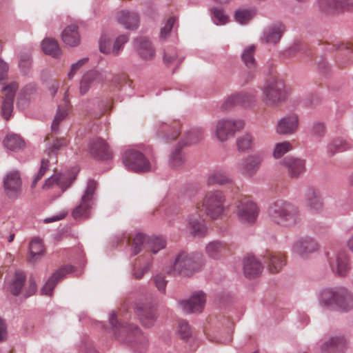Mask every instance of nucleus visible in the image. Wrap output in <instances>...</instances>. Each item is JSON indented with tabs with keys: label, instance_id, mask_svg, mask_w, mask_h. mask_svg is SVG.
I'll use <instances>...</instances> for the list:
<instances>
[{
	"label": "nucleus",
	"instance_id": "obj_60",
	"mask_svg": "<svg viewBox=\"0 0 353 353\" xmlns=\"http://www.w3.org/2000/svg\"><path fill=\"white\" fill-rule=\"evenodd\" d=\"M212 19L214 23L218 24H225L228 21V17L224 14L222 10L218 8H212Z\"/></svg>",
	"mask_w": 353,
	"mask_h": 353
},
{
	"label": "nucleus",
	"instance_id": "obj_3",
	"mask_svg": "<svg viewBox=\"0 0 353 353\" xmlns=\"http://www.w3.org/2000/svg\"><path fill=\"white\" fill-rule=\"evenodd\" d=\"M268 216L274 223L283 226H291L299 220V211L292 203L277 200L268 208Z\"/></svg>",
	"mask_w": 353,
	"mask_h": 353
},
{
	"label": "nucleus",
	"instance_id": "obj_56",
	"mask_svg": "<svg viewBox=\"0 0 353 353\" xmlns=\"http://www.w3.org/2000/svg\"><path fill=\"white\" fill-rule=\"evenodd\" d=\"M163 61L166 65L177 62L180 64L183 61V59H179L177 53L174 49H167L164 51Z\"/></svg>",
	"mask_w": 353,
	"mask_h": 353
},
{
	"label": "nucleus",
	"instance_id": "obj_7",
	"mask_svg": "<svg viewBox=\"0 0 353 353\" xmlns=\"http://www.w3.org/2000/svg\"><path fill=\"white\" fill-rule=\"evenodd\" d=\"M97 187V183L89 179L86 188L81 198L80 203L72 211V216L74 219H87L90 216L91 210L94 204V194Z\"/></svg>",
	"mask_w": 353,
	"mask_h": 353
},
{
	"label": "nucleus",
	"instance_id": "obj_55",
	"mask_svg": "<svg viewBox=\"0 0 353 353\" xmlns=\"http://www.w3.org/2000/svg\"><path fill=\"white\" fill-rule=\"evenodd\" d=\"M178 333L182 339L186 340L192 335V331L190 325L185 320L179 321Z\"/></svg>",
	"mask_w": 353,
	"mask_h": 353
},
{
	"label": "nucleus",
	"instance_id": "obj_1",
	"mask_svg": "<svg viewBox=\"0 0 353 353\" xmlns=\"http://www.w3.org/2000/svg\"><path fill=\"white\" fill-rule=\"evenodd\" d=\"M109 321L114 335L120 343L130 345L141 353L146 350L148 339L137 325L119 322L114 312L111 314Z\"/></svg>",
	"mask_w": 353,
	"mask_h": 353
},
{
	"label": "nucleus",
	"instance_id": "obj_53",
	"mask_svg": "<svg viewBox=\"0 0 353 353\" xmlns=\"http://www.w3.org/2000/svg\"><path fill=\"white\" fill-rule=\"evenodd\" d=\"M67 114V110L64 107L59 105L51 125L53 132L58 131L60 122L65 118Z\"/></svg>",
	"mask_w": 353,
	"mask_h": 353
},
{
	"label": "nucleus",
	"instance_id": "obj_51",
	"mask_svg": "<svg viewBox=\"0 0 353 353\" xmlns=\"http://www.w3.org/2000/svg\"><path fill=\"white\" fill-rule=\"evenodd\" d=\"M32 66V57L31 54L28 52L21 54L19 60V67L21 72L27 74L29 73Z\"/></svg>",
	"mask_w": 353,
	"mask_h": 353
},
{
	"label": "nucleus",
	"instance_id": "obj_15",
	"mask_svg": "<svg viewBox=\"0 0 353 353\" xmlns=\"http://www.w3.org/2000/svg\"><path fill=\"white\" fill-rule=\"evenodd\" d=\"M134 311L144 327H150L154 325L157 319V313L150 303H136Z\"/></svg>",
	"mask_w": 353,
	"mask_h": 353
},
{
	"label": "nucleus",
	"instance_id": "obj_17",
	"mask_svg": "<svg viewBox=\"0 0 353 353\" xmlns=\"http://www.w3.org/2000/svg\"><path fill=\"white\" fill-rule=\"evenodd\" d=\"M256 101V95L250 92H239L228 97L223 103L221 108L229 110L235 105L249 107Z\"/></svg>",
	"mask_w": 353,
	"mask_h": 353
},
{
	"label": "nucleus",
	"instance_id": "obj_13",
	"mask_svg": "<svg viewBox=\"0 0 353 353\" xmlns=\"http://www.w3.org/2000/svg\"><path fill=\"white\" fill-rule=\"evenodd\" d=\"M263 160V154L258 152L247 156L237 163L238 170L244 176H253L258 172Z\"/></svg>",
	"mask_w": 353,
	"mask_h": 353
},
{
	"label": "nucleus",
	"instance_id": "obj_37",
	"mask_svg": "<svg viewBox=\"0 0 353 353\" xmlns=\"http://www.w3.org/2000/svg\"><path fill=\"white\" fill-rule=\"evenodd\" d=\"M67 145V141L64 138H56L52 141L47 143L44 150L45 154L52 158H57L59 150Z\"/></svg>",
	"mask_w": 353,
	"mask_h": 353
},
{
	"label": "nucleus",
	"instance_id": "obj_9",
	"mask_svg": "<svg viewBox=\"0 0 353 353\" xmlns=\"http://www.w3.org/2000/svg\"><path fill=\"white\" fill-rule=\"evenodd\" d=\"M327 261L332 272L340 277H345L351 270L350 256L344 250L327 253Z\"/></svg>",
	"mask_w": 353,
	"mask_h": 353
},
{
	"label": "nucleus",
	"instance_id": "obj_39",
	"mask_svg": "<svg viewBox=\"0 0 353 353\" xmlns=\"http://www.w3.org/2000/svg\"><path fill=\"white\" fill-rule=\"evenodd\" d=\"M43 52L54 58H58L61 54V49L57 41L52 38H46L41 43Z\"/></svg>",
	"mask_w": 353,
	"mask_h": 353
},
{
	"label": "nucleus",
	"instance_id": "obj_38",
	"mask_svg": "<svg viewBox=\"0 0 353 353\" xmlns=\"http://www.w3.org/2000/svg\"><path fill=\"white\" fill-rule=\"evenodd\" d=\"M232 181L228 174L222 170H214L211 172L208 178V184L213 185H225Z\"/></svg>",
	"mask_w": 353,
	"mask_h": 353
},
{
	"label": "nucleus",
	"instance_id": "obj_14",
	"mask_svg": "<svg viewBox=\"0 0 353 353\" xmlns=\"http://www.w3.org/2000/svg\"><path fill=\"white\" fill-rule=\"evenodd\" d=\"M22 181L18 171H11L3 179V189L10 199H17L21 193Z\"/></svg>",
	"mask_w": 353,
	"mask_h": 353
},
{
	"label": "nucleus",
	"instance_id": "obj_50",
	"mask_svg": "<svg viewBox=\"0 0 353 353\" xmlns=\"http://www.w3.org/2000/svg\"><path fill=\"white\" fill-rule=\"evenodd\" d=\"M56 175L57 179V185L63 192L69 188L75 180V176H72L69 173H58L56 174Z\"/></svg>",
	"mask_w": 353,
	"mask_h": 353
},
{
	"label": "nucleus",
	"instance_id": "obj_61",
	"mask_svg": "<svg viewBox=\"0 0 353 353\" xmlns=\"http://www.w3.org/2000/svg\"><path fill=\"white\" fill-rule=\"evenodd\" d=\"M175 21L176 19L174 17H170L168 19L164 27L161 29L160 38L161 39H165L168 37L170 31L172 30L174 26Z\"/></svg>",
	"mask_w": 353,
	"mask_h": 353
},
{
	"label": "nucleus",
	"instance_id": "obj_47",
	"mask_svg": "<svg viewBox=\"0 0 353 353\" xmlns=\"http://www.w3.org/2000/svg\"><path fill=\"white\" fill-rule=\"evenodd\" d=\"M165 246L166 241L162 236H148V252L155 254Z\"/></svg>",
	"mask_w": 353,
	"mask_h": 353
},
{
	"label": "nucleus",
	"instance_id": "obj_19",
	"mask_svg": "<svg viewBox=\"0 0 353 353\" xmlns=\"http://www.w3.org/2000/svg\"><path fill=\"white\" fill-rule=\"evenodd\" d=\"M18 88L19 85L16 82H12L3 88V90L6 93L3 97L1 111L3 118L6 120H8L12 115L15 93Z\"/></svg>",
	"mask_w": 353,
	"mask_h": 353
},
{
	"label": "nucleus",
	"instance_id": "obj_49",
	"mask_svg": "<svg viewBox=\"0 0 353 353\" xmlns=\"http://www.w3.org/2000/svg\"><path fill=\"white\" fill-rule=\"evenodd\" d=\"M185 141L181 143L183 145L194 144L202 140L203 130L201 128H194L185 133Z\"/></svg>",
	"mask_w": 353,
	"mask_h": 353
},
{
	"label": "nucleus",
	"instance_id": "obj_30",
	"mask_svg": "<svg viewBox=\"0 0 353 353\" xmlns=\"http://www.w3.org/2000/svg\"><path fill=\"white\" fill-rule=\"evenodd\" d=\"M345 340L343 336H333L325 341L321 347L323 353H343Z\"/></svg>",
	"mask_w": 353,
	"mask_h": 353
},
{
	"label": "nucleus",
	"instance_id": "obj_4",
	"mask_svg": "<svg viewBox=\"0 0 353 353\" xmlns=\"http://www.w3.org/2000/svg\"><path fill=\"white\" fill-rule=\"evenodd\" d=\"M203 265V255L200 253L180 252L176 257L173 271L174 274L189 276L201 270Z\"/></svg>",
	"mask_w": 353,
	"mask_h": 353
},
{
	"label": "nucleus",
	"instance_id": "obj_16",
	"mask_svg": "<svg viewBox=\"0 0 353 353\" xmlns=\"http://www.w3.org/2000/svg\"><path fill=\"white\" fill-rule=\"evenodd\" d=\"M106 72L103 70H91L85 73L79 83V93L85 95L94 83H101L106 80Z\"/></svg>",
	"mask_w": 353,
	"mask_h": 353
},
{
	"label": "nucleus",
	"instance_id": "obj_59",
	"mask_svg": "<svg viewBox=\"0 0 353 353\" xmlns=\"http://www.w3.org/2000/svg\"><path fill=\"white\" fill-rule=\"evenodd\" d=\"M152 257H150L147 260L146 263L144 265L143 268H134L133 270L134 277L137 279H141L143 276L150 270L152 265Z\"/></svg>",
	"mask_w": 353,
	"mask_h": 353
},
{
	"label": "nucleus",
	"instance_id": "obj_42",
	"mask_svg": "<svg viewBox=\"0 0 353 353\" xmlns=\"http://www.w3.org/2000/svg\"><path fill=\"white\" fill-rule=\"evenodd\" d=\"M26 279V274L22 271H17L10 284V291L14 296L19 295Z\"/></svg>",
	"mask_w": 353,
	"mask_h": 353
},
{
	"label": "nucleus",
	"instance_id": "obj_40",
	"mask_svg": "<svg viewBox=\"0 0 353 353\" xmlns=\"http://www.w3.org/2000/svg\"><path fill=\"white\" fill-rule=\"evenodd\" d=\"M5 148L11 151H17L24 148V141L16 134H9L3 140Z\"/></svg>",
	"mask_w": 353,
	"mask_h": 353
},
{
	"label": "nucleus",
	"instance_id": "obj_46",
	"mask_svg": "<svg viewBox=\"0 0 353 353\" xmlns=\"http://www.w3.org/2000/svg\"><path fill=\"white\" fill-rule=\"evenodd\" d=\"M254 145V139L253 136L246 132L239 137L236 139V145L239 151L245 152L252 149Z\"/></svg>",
	"mask_w": 353,
	"mask_h": 353
},
{
	"label": "nucleus",
	"instance_id": "obj_58",
	"mask_svg": "<svg viewBox=\"0 0 353 353\" xmlns=\"http://www.w3.org/2000/svg\"><path fill=\"white\" fill-rule=\"evenodd\" d=\"M128 41V37L126 34H122L119 36L112 46V53L114 56H117L120 51L123 50V46Z\"/></svg>",
	"mask_w": 353,
	"mask_h": 353
},
{
	"label": "nucleus",
	"instance_id": "obj_35",
	"mask_svg": "<svg viewBox=\"0 0 353 353\" xmlns=\"http://www.w3.org/2000/svg\"><path fill=\"white\" fill-rule=\"evenodd\" d=\"M188 227L194 236H203L207 232V228L199 215H190L188 217Z\"/></svg>",
	"mask_w": 353,
	"mask_h": 353
},
{
	"label": "nucleus",
	"instance_id": "obj_10",
	"mask_svg": "<svg viewBox=\"0 0 353 353\" xmlns=\"http://www.w3.org/2000/svg\"><path fill=\"white\" fill-rule=\"evenodd\" d=\"M236 212L239 221L243 224L254 223L259 215L257 205L248 198H241L235 202Z\"/></svg>",
	"mask_w": 353,
	"mask_h": 353
},
{
	"label": "nucleus",
	"instance_id": "obj_62",
	"mask_svg": "<svg viewBox=\"0 0 353 353\" xmlns=\"http://www.w3.org/2000/svg\"><path fill=\"white\" fill-rule=\"evenodd\" d=\"M154 281L157 289L162 293L165 292V288L167 285V281L165 276L162 274H157L154 278Z\"/></svg>",
	"mask_w": 353,
	"mask_h": 353
},
{
	"label": "nucleus",
	"instance_id": "obj_6",
	"mask_svg": "<svg viewBox=\"0 0 353 353\" xmlns=\"http://www.w3.org/2000/svg\"><path fill=\"white\" fill-rule=\"evenodd\" d=\"M225 195L223 191L219 190L208 191L203 199L202 207L207 215L212 219H217L225 210Z\"/></svg>",
	"mask_w": 353,
	"mask_h": 353
},
{
	"label": "nucleus",
	"instance_id": "obj_31",
	"mask_svg": "<svg viewBox=\"0 0 353 353\" xmlns=\"http://www.w3.org/2000/svg\"><path fill=\"white\" fill-rule=\"evenodd\" d=\"M180 134V125L179 123H173L172 125L162 123L157 131L159 137L164 139L165 141L174 140Z\"/></svg>",
	"mask_w": 353,
	"mask_h": 353
},
{
	"label": "nucleus",
	"instance_id": "obj_32",
	"mask_svg": "<svg viewBox=\"0 0 353 353\" xmlns=\"http://www.w3.org/2000/svg\"><path fill=\"white\" fill-rule=\"evenodd\" d=\"M264 262L268 264V270L272 273L278 272L285 264L283 256L281 253L270 252H266L264 255Z\"/></svg>",
	"mask_w": 353,
	"mask_h": 353
},
{
	"label": "nucleus",
	"instance_id": "obj_41",
	"mask_svg": "<svg viewBox=\"0 0 353 353\" xmlns=\"http://www.w3.org/2000/svg\"><path fill=\"white\" fill-rule=\"evenodd\" d=\"M256 51V46L251 45L245 48L242 54L241 59L245 66L251 70H254L256 68V61L254 58V54Z\"/></svg>",
	"mask_w": 353,
	"mask_h": 353
},
{
	"label": "nucleus",
	"instance_id": "obj_28",
	"mask_svg": "<svg viewBox=\"0 0 353 353\" xmlns=\"http://www.w3.org/2000/svg\"><path fill=\"white\" fill-rule=\"evenodd\" d=\"M285 31V26L281 23H275L268 26L263 32V39L268 43H277Z\"/></svg>",
	"mask_w": 353,
	"mask_h": 353
},
{
	"label": "nucleus",
	"instance_id": "obj_36",
	"mask_svg": "<svg viewBox=\"0 0 353 353\" xmlns=\"http://www.w3.org/2000/svg\"><path fill=\"white\" fill-rule=\"evenodd\" d=\"M226 251V244L220 241H211L205 247L207 254L214 259H219Z\"/></svg>",
	"mask_w": 353,
	"mask_h": 353
},
{
	"label": "nucleus",
	"instance_id": "obj_57",
	"mask_svg": "<svg viewBox=\"0 0 353 353\" xmlns=\"http://www.w3.org/2000/svg\"><path fill=\"white\" fill-rule=\"evenodd\" d=\"M49 165H50V162L48 159L43 158L41 160V165H40L39 170L37 174H36V176L32 181V188L35 187L37 183L39 180H41V179L44 176L46 171L49 168Z\"/></svg>",
	"mask_w": 353,
	"mask_h": 353
},
{
	"label": "nucleus",
	"instance_id": "obj_8",
	"mask_svg": "<svg viewBox=\"0 0 353 353\" xmlns=\"http://www.w3.org/2000/svg\"><path fill=\"white\" fill-rule=\"evenodd\" d=\"M125 167L135 172H146L153 170V165L140 151L136 149L125 150L122 157Z\"/></svg>",
	"mask_w": 353,
	"mask_h": 353
},
{
	"label": "nucleus",
	"instance_id": "obj_18",
	"mask_svg": "<svg viewBox=\"0 0 353 353\" xmlns=\"http://www.w3.org/2000/svg\"><path fill=\"white\" fill-rule=\"evenodd\" d=\"M205 303V296L202 292L193 294L189 299L178 302L183 311L187 314L201 312Z\"/></svg>",
	"mask_w": 353,
	"mask_h": 353
},
{
	"label": "nucleus",
	"instance_id": "obj_5",
	"mask_svg": "<svg viewBox=\"0 0 353 353\" xmlns=\"http://www.w3.org/2000/svg\"><path fill=\"white\" fill-rule=\"evenodd\" d=\"M261 90L262 101L267 106L276 107L285 100V84L281 79L276 77L267 80Z\"/></svg>",
	"mask_w": 353,
	"mask_h": 353
},
{
	"label": "nucleus",
	"instance_id": "obj_54",
	"mask_svg": "<svg viewBox=\"0 0 353 353\" xmlns=\"http://www.w3.org/2000/svg\"><path fill=\"white\" fill-rule=\"evenodd\" d=\"M305 52V46L304 44L295 43L284 51V56L291 57L299 53H304Z\"/></svg>",
	"mask_w": 353,
	"mask_h": 353
},
{
	"label": "nucleus",
	"instance_id": "obj_27",
	"mask_svg": "<svg viewBox=\"0 0 353 353\" xmlns=\"http://www.w3.org/2000/svg\"><path fill=\"white\" fill-rule=\"evenodd\" d=\"M263 269L261 263L254 256L248 255L243 261V272L245 277L254 279L259 276Z\"/></svg>",
	"mask_w": 353,
	"mask_h": 353
},
{
	"label": "nucleus",
	"instance_id": "obj_45",
	"mask_svg": "<svg viewBox=\"0 0 353 353\" xmlns=\"http://www.w3.org/2000/svg\"><path fill=\"white\" fill-rule=\"evenodd\" d=\"M142 250L148 252V236L139 232L133 239L132 251L134 255H137Z\"/></svg>",
	"mask_w": 353,
	"mask_h": 353
},
{
	"label": "nucleus",
	"instance_id": "obj_23",
	"mask_svg": "<svg viewBox=\"0 0 353 353\" xmlns=\"http://www.w3.org/2000/svg\"><path fill=\"white\" fill-rule=\"evenodd\" d=\"M89 150L90 154L96 159L106 160L111 158V152L108 144L101 138L91 140L89 143Z\"/></svg>",
	"mask_w": 353,
	"mask_h": 353
},
{
	"label": "nucleus",
	"instance_id": "obj_26",
	"mask_svg": "<svg viewBox=\"0 0 353 353\" xmlns=\"http://www.w3.org/2000/svg\"><path fill=\"white\" fill-rule=\"evenodd\" d=\"M118 23L125 29L136 30L139 24V16L134 11L121 10L117 14Z\"/></svg>",
	"mask_w": 353,
	"mask_h": 353
},
{
	"label": "nucleus",
	"instance_id": "obj_22",
	"mask_svg": "<svg viewBox=\"0 0 353 353\" xmlns=\"http://www.w3.org/2000/svg\"><path fill=\"white\" fill-rule=\"evenodd\" d=\"M281 163L288 169V174L292 178H298L306 170L305 161L302 159L289 156L284 158Z\"/></svg>",
	"mask_w": 353,
	"mask_h": 353
},
{
	"label": "nucleus",
	"instance_id": "obj_12",
	"mask_svg": "<svg viewBox=\"0 0 353 353\" xmlns=\"http://www.w3.org/2000/svg\"><path fill=\"white\" fill-rule=\"evenodd\" d=\"M243 120H220L216 124L215 134L219 141H225L229 136H233L236 131L243 129Z\"/></svg>",
	"mask_w": 353,
	"mask_h": 353
},
{
	"label": "nucleus",
	"instance_id": "obj_64",
	"mask_svg": "<svg viewBox=\"0 0 353 353\" xmlns=\"http://www.w3.org/2000/svg\"><path fill=\"white\" fill-rule=\"evenodd\" d=\"M313 135L317 137H322L325 133V128L322 123H316L312 126V130Z\"/></svg>",
	"mask_w": 353,
	"mask_h": 353
},
{
	"label": "nucleus",
	"instance_id": "obj_44",
	"mask_svg": "<svg viewBox=\"0 0 353 353\" xmlns=\"http://www.w3.org/2000/svg\"><path fill=\"white\" fill-rule=\"evenodd\" d=\"M30 262L34 263L43 254V246L41 240L32 239L29 244Z\"/></svg>",
	"mask_w": 353,
	"mask_h": 353
},
{
	"label": "nucleus",
	"instance_id": "obj_33",
	"mask_svg": "<svg viewBox=\"0 0 353 353\" xmlns=\"http://www.w3.org/2000/svg\"><path fill=\"white\" fill-rule=\"evenodd\" d=\"M62 40L65 45L74 47L80 43V36L78 27L76 25L67 26L62 32Z\"/></svg>",
	"mask_w": 353,
	"mask_h": 353
},
{
	"label": "nucleus",
	"instance_id": "obj_48",
	"mask_svg": "<svg viewBox=\"0 0 353 353\" xmlns=\"http://www.w3.org/2000/svg\"><path fill=\"white\" fill-rule=\"evenodd\" d=\"M256 11L254 8H240L236 10L234 19L236 22L241 24L248 23L255 15Z\"/></svg>",
	"mask_w": 353,
	"mask_h": 353
},
{
	"label": "nucleus",
	"instance_id": "obj_29",
	"mask_svg": "<svg viewBox=\"0 0 353 353\" xmlns=\"http://www.w3.org/2000/svg\"><path fill=\"white\" fill-rule=\"evenodd\" d=\"M307 206L311 210L320 212L323 208V201L319 189L309 187L305 193Z\"/></svg>",
	"mask_w": 353,
	"mask_h": 353
},
{
	"label": "nucleus",
	"instance_id": "obj_34",
	"mask_svg": "<svg viewBox=\"0 0 353 353\" xmlns=\"http://www.w3.org/2000/svg\"><path fill=\"white\" fill-rule=\"evenodd\" d=\"M183 146L184 145L180 142L178 143L176 148L171 152L168 161L170 168L178 170L184 165L185 157L182 152Z\"/></svg>",
	"mask_w": 353,
	"mask_h": 353
},
{
	"label": "nucleus",
	"instance_id": "obj_2",
	"mask_svg": "<svg viewBox=\"0 0 353 353\" xmlns=\"http://www.w3.org/2000/svg\"><path fill=\"white\" fill-rule=\"evenodd\" d=\"M319 301L324 306L347 312L353 308V293L344 287L326 288L321 292Z\"/></svg>",
	"mask_w": 353,
	"mask_h": 353
},
{
	"label": "nucleus",
	"instance_id": "obj_25",
	"mask_svg": "<svg viewBox=\"0 0 353 353\" xmlns=\"http://www.w3.org/2000/svg\"><path fill=\"white\" fill-rule=\"evenodd\" d=\"M134 48L139 55L143 59H152L155 56L154 48L147 38L139 37L133 41Z\"/></svg>",
	"mask_w": 353,
	"mask_h": 353
},
{
	"label": "nucleus",
	"instance_id": "obj_20",
	"mask_svg": "<svg viewBox=\"0 0 353 353\" xmlns=\"http://www.w3.org/2000/svg\"><path fill=\"white\" fill-rule=\"evenodd\" d=\"M299 127V118L295 114H292L281 118L276 126V132L281 135L294 134Z\"/></svg>",
	"mask_w": 353,
	"mask_h": 353
},
{
	"label": "nucleus",
	"instance_id": "obj_21",
	"mask_svg": "<svg viewBox=\"0 0 353 353\" xmlns=\"http://www.w3.org/2000/svg\"><path fill=\"white\" fill-rule=\"evenodd\" d=\"M73 270L74 267L72 265H65L57 270L41 288V294L45 295H51L57 283L67 274L73 272Z\"/></svg>",
	"mask_w": 353,
	"mask_h": 353
},
{
	"label": "nucleus",
	"instance_id": "obj_52",
	"mask_svg": "<svg viewBox=\"0 0 353 353\" xmlns=\"http://www.w3.org/2000/svg\"><path fill=\"white\" fill-rule=\"evenodd\" d=\"M292 149V144L289 141L277 143L273 150V156L275 159H279Z\"/></svg>",
	"mask_w": 353,
	"mask_h": 353
},
{
	"label": "nucleus",
	"instance_id": "obj_43",
	"mask_svg": "<svg viewBox=\"0 0 353 353\" xmlns=\"http://www.w3.org/2000/svg\"><path fill=\"white\" fill-rule=\"evenodd\" d=\"M350 148L349 143L341 138L332 140L327 146V153L330 156H333L337 152H344Z\"/></svg>",
	"mask_w": 353,
	"mask_h": 353
},
{
	"label": "nucleus",
	"instance_id": "obj_63",
	"mask_svg": "<svg viewBox=\"0 0 353 353\" xmlns=\"http://www.w3.org/2000/svg\"><path fill=\"white\" fill-rule=\"evenodd\" d=\"M88 58H83L77 62L73 63L71 66L70 71L68 74L70 79H72L76 72L88 61Z\"/></svg>",
	"mask_w": 353,
	"mask_h": 353
},
{
	"label": "nucleus",
	"instance_id": "obj_11",
	"mask_svg": "<svg viewBox=\"0 0 353 353\" xmlns=\"http://www.w3.org/2000/svg\"><path fill=\"white\" fill-rule=\"evenodd\" d=\"M316 3L319 12L327 15L353 11V0H317Z\"/></svg>",
	"mask_w": 353,
	"mask_h": 353
},
{
	"label": "nucleus",
	"instance_id": "obj_24",
	"mask_svg": "<svg viewBox=\"0 0 353 353\" xmlns=\"http://www.w3.org/2000/svg\"><path fill=\"white\" fill-rule=\"evenodd\" d=\"M317 249L318 244L316 241L308 236L299 239L292 246L293 252L302 257L315 252Z\"/></svg>",
	"mask_w": 353,
	"mask_h": 353
}]
</instances>
